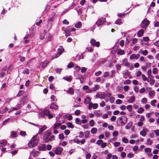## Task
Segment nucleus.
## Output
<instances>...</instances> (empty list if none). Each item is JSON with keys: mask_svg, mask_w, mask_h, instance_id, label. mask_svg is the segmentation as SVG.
I'll return each mask as SVG.
<instances>
[{"mask_svg": "<svg viewBox=\"0 0 159 159\" xmlns=\"http://www.w3.org/2000/svg\"><path fill=\"white\" fill-rule=\"evenodd\" d=\"M65 35L68 37L70 35V33L71 32V28L69 27H67L65 30Z\"/></svg>", "mask_w": 159, "mask_h": 159, "instance_id": "obj_8", "label": "nucleus"}, {"mask_svg": "<svg viewBox=\"0 0 159 159\" xmlns=\"http://www.w3.org/2000/svg\"><path fill=\"white\" fill-rule=\"evenodd\" d=\"M67 92L71 95H73L74 93V90L72 88H69Z\"/></svg>", "mask_w": 159, "mask_h": 159, "instance_id": "obj_17", "label": "nucleus"}, {"mask_svg": "<svg viewBox=\"0 0 159 159\" xmlns=\"http://www.w3.org/2000/svg\"><path fill=\"white\" fill-rule=\"evenodd\" d=\"M43 140L45 143H48L49 141L51 142L55 140V136L52 134L51 130H47L44 133Z\"/></svg>", "mask_w": 159, "mask_h": 159, "instance_id": "obj_1", "label": "nucleus"}, {"mask_svg": "<svg viewBox=\"0 0 159 159\" xmlns=\"http://www.w3.org/2000/svg\"><path fill=\"white\" fill-rule=\"evenodd\" d=\"M47 126L45 125L43 126V127L39 129V135H41L43 134V132L47 129Z\"/></svg>", "mask_w": 159, "mask_h": 159, "instance_id": "obj_11", "label": "nucleus"}, {"mask_svg": "<svg viewBox=\"0 0 159 159\" xmlns=\"http://www.w3.org/2000/svg\"><path fill=\"white\" fill-rule=\"evenodd\" d=\"M49 61L48 60L45 61H44L41 62L40 63L42 67L44 68L49 63Z\"/></svg>", "mask_w": 159, "mask_h": 159, "instance_id": "obj_10", "label": "nucleus"}, {"mask_svg": "<svg viewBox=\"0 0 159 159\" xmlns=\"http://www.w3.org/2000/svg\"><path fill=\"white\" fill-rule=\"evenodd\" d=\"M60 54H58L57 53V54H54L53 55L52 57V59L53 60L55 58H57L58 57H59L60 55H59Z\"/></svg>", "mask_w": 159, "mask_h": 159, "instance_id": "obj_31", "label": "nucleus"}, {"mask_svg": "<svg viewBox=\"0 0 159 159\" xmlns=\"http://www.w3.org/2000/svg\"><path fill=\"white\" fill-rule=\"evenodd\" d=\"M46 148V145L44 144H42L38 148V150L39 151H42L44 150Z\"/></svg>", "mask_w": 159, "mask_h": 159, "instance_id": "obj_16", "label": "nucleus"}, {"mask_svg": "<svg viewBox=\"0 0 159 159\" xmlns=\"http://www.w3.org/2000/svg\"><path fill=\"white\" fill-rule=\"evenodd\" d=\"M20 135L23 136H25L26 135V132L24 131H21L20 132Z\"/></svg>", "mask_w": 159, "mask_h": 159, "instance_id": "obj_48", "label": "nucleus"}, {"mask_svg": "<svg viewBox=\"0 0 159 159\" xmlns=\"http://www.w3.org/2000/svg\"><path fill=\"white\" fill-rule=\"evenodd\" d=\"M106 20V18H102L99 19L96 22V24L98 25H102Z\"/></svg>", "mask_w": 159, "mask_h": 159, "instance_id": "obj_6", "label": "nucleus"}, {"mask_svg": "<svg viewBox=\"0 0 159 159\" xmlns=\"http://www.w3.org/2000/svg\"><path fill=\"white\" fill-rule=\"evenodd\" d=\"M123 116H122L121 117H119L117 119L116 121V123L118 126H122L125 125V123L124 121L123 120Z\"/></svg>", "mask_w": 159, "mask_h": 159, "instance_id": "obj_3", "label": "nucleus"}, {"mask_svg": "<svg viewBox=\"0 0 159 159\" xmlns=\"http://www.w3.org/2000/svg\"><path fill=\"white\" fill-rule=\"evenodd\" d=\"M90 134V132L89 131L87 130L85 132V137L86 138H88Z\"/></svg>", "mask_w": 159, "mask_h": 159, "instance_id": "obj_37", "label": "nucleus"}, {"mask_svg": "<svg viewBox=\"0 0 159 159\" xmlns=\"http://www.w3.org/2000/svg\"><path fill=\"white\" fill-rule=\"evenodd\" d=\"M63 149L61 147H57L56 148L55 150V152L56 154L60 155L61 154L62 152Z\"/></svg>", "mask_w": 159, "mask_h": 159, "instance_id": "obj_7", "label": "nucleus"}, {"mask_svg": "<svg viewBox=\"0 0 159 159\" xmlns=\"http://www.w3.org/2000/svg\"><path fill=\"white\" fill-rule=\"evenodd\" d=\"M66 124L67 127L68 128H70L72 129H73L74 128V125L70 122L67 123Z\"/></svg>", "mask_w": 159, "mask_h": 159, "instance_id": "obj_23", "label": "nucleus"}, {"mask_svg": "<svg viewBox=\"0 0 159 159\" xmlns=\"http://www.w3.org/2000/svg\"><path fill=\"white\" fill-rule=\"evenodd\" d=\"M49 107L51 109L56 110L58 109V106L54 102H52L50 106Z\"/></svg>", "mask_w": 159, "mask_h": 159, "instance_id": "obj_9", "label": "nucleus"}, {"mask_svg": "<svg viewBox=\"0 0 159 159\" xmlns=\"http://www.w3.org/2000/svg\"><path fill=\"white\" fill-rule=\"evenodd\" d=\"M131 81L129 80H126L124 82V84H128L130 83Z\"/></svg>", "mask_w": 159, "mask_h": 159, "instance_id": "obj_55", "label": "nucleus"}, {"mask_svg": "<svg viewBox=\"0 0 159 159\" xmlns=\"http://www.w3.org/2000/svg\"><path fill=\"white\" fill-rule=\"evenodd\" d=\"M23 92V90H20L18 92V93L17 95V96L18 97H20L22 93Z\"/></svg>", "mask_w": 159, "mask_h": 159, "instance_id": "obj_56", "label": "nucleus"}, {"mask_svg": "<svg viewBox=\"0 0 159 159\" xmlns=\"http://www.w3.org/2000/svg\"><path fill=\"white\" fill-rule=\"evenodd\" d=\"M142 76L143 79V81H145L147 80V77L145 76V75L143 74L142 75Z\"/></svg>", "mask_w": 159, "mask_h": 159, "instance_id": "obj_51", "label": "nucleus"}, {"mask_svg": "<svg viewBox=\"0 0 159 159\" xmlns=\"http://www.w3.org/2000/svg\"><path fill=\"white\" fill-rule=\"evenodd\" d=\"M133 123L132 121L129 122L125 126V128L126 129H130L131 127L132 126Z\"/></svg>", "mask_w": 159, "mask_h": 159, "instance_id": "obj_18", "label": "nucleus"}, {"mask_svg": "<svg viewBox=\"0 0 159 159\" xmlns=\"http://www.w3.org/2000/svg\"><path fill=\"white\" fill-rule=\"evenodd\" d=\"M98 107V105L97 103H94L93 104V105L92 106L93 108V109H96Z\"/></svg>", "mask_w": 159, "mask_h": 159, "instance_id": "obj_58", "label": "nucleus"}, {"mask_svg": "<svg viewBox=\"0 0 159 159\" xmlns=\"http://www.w3.org/2000/svg\"><path fill=\"white\" fill-rule=\"evenodd\" d=\"M63 79L66 80L67 81L70 82L72 79V77L71 76H66V77H64L63 78Z\"/></svg>", "mask_w": 159, "mask_h": 159, "instance_id": "obj_15", "label": "nucleus"}, {"mask_svg": "<svg viewBox=\"0 0 159 159\" xmlns=\"http://www.w3.org/2000/svg\"><path fill=\"white\" fill-rule=\"evenodd\" d=\"M126 155V153L125 152H121L120 156L122 158H124L125 157Z\"/></svg>", "mask_w": 159, "mask_h": 159, "instance_id": "obj_60", "label": "nucleus"}, {"mask_svg": "<svg viewBox=\"0 0 159 159\" xmlns=\"http://www.w3.org/2000/svg\"><path fill=\"white\" fill-rule=\"evenodd\" d=\"M17 133L16 132L13 131L12 132L11 136L13 137H15L16 136Z\"/></svg>", "mask_w": 159, "mask_h": 159, "instance_id": "obj_53", "label": "nucleus"}, {"mask_svg": "<svg viewBox=\"0 0 159 159\" xmlns=\"http://www.w3.org/2000/svg\"><path fill=\"white\" fill-rule=\"evenodd\" d=\"M152 72L154 74H157L158 73V70L156 68H154L153 69Z\"/></svg>", "mask_w": 159, "mask_h": 159, "instance_id": "obj_61", "label": "nucleus"}, {"mask_svg": "<svg viewBox=\"0 0 159 159\" xmlns=\"http://www.w3.org/2000/svg\"><path fill=\"white\" fill-rule=\"evenodd\" d=\"M36 135L34 136L29 142L28 146L30 148H32L37 146L38 142V139H36Z\"/></svg>", "mask_w": 159, "mask_h": 159, "instance_id": "obj_2", "label": "nucleus"}, {"mask_svg": "<svg viewBox=\"0 0 159 159\" xmlns=\"http://www.w3.org/2000/svg\"><path fill=\"white\" fill-rule=\"evenodd\" d=\"M144 109L142 107H140L138 110V113L140 114L143 111Z\"/></svg>", "mask_w": 159, "mask_h": 159, "instance_id": "obj_39", "label": "nucleus"}, {"mask_svg": "<svg viewBox=\"0 0 159 159\" xmlns=\"http://www.w3.org/2000/svg\"><path fill=\"white\" fill-rule=\"evenodd\" d=\"M118 134V132L117 131H115L113 133V135L115 137L117 136Z\"/></svg>", "mask_w": 159, "mask_h": 159, "instance_id": "obj_62", "label": "nucleus"}, {"mask_svg": "<svg viewBox=\"0 0 159 159\" xmlns=\"http://www.w3.org/2000/svg\"><path fill=\"white\" fill-rule=\"evenodd\" d=\"M59 138L61 140H62L64 138V136L63 134H61L59 135Z\"/></svg>", "mask_w": 159, "mask_h": 159, "instance_id": "obj_57", "label": "nucleus"}, {"mask_svg": "<svg viewBox=\"0 0 159 159\" xmlns=\"http://www.w3.org/2000/svg\"><path fill=\"white\" fill-rule=\"evenodd\" d=\"M75 122L76 124L78 125L81 124V122L80 120L78 118H75Z\"/></svg>", "mask_w": 159, "mask_h": 159, "instance_id": "obj_30", "label": "nucleus"}, {"mask_svg": "<svg viewBox=\"0 0 159 159\" xmlns=\"http://www.w3.org/2000/svg\"><path fill=\"white\" fill-rule=\"evenodd\" d=\"M30 71L28 69L25 68L24 70H23L22 72V73L25 74H29Z\"/></svg>", "mask_w": 159, "mask_h": 159, "instance_id": "obj_27", "label": "nucleus"}, {"mask_svg": "<svg viewBox=\"0 0 159 159\" xmlns=\"http://www.w3.org/2000/svg\"><path fill=\"white\" fill-rule=\"evenodd\" d=\"M93 113H94V114L96 115L98 117H99L101 115V113H98L96 111H95Z\"/></svg>", "mask_w": 159, "mask_h": 159, "instance_id": "obj_47", "label": "nucleus"}, {"mask_svg": "<svg viewBox=\"0 0 159 159\" xmlns=\"http://www.w3.org/2000/svg\"><path fill=\"white\" fill-rule=\"evenodd\" d=\"M102 142H103L102 140L101 139H100V140H98L97 141L96 143L98 145H100L102 144Z\"/></svg>", "mask_w": 159, "mask_h": 159, "instance_id": "obj_52", "label": "nucleus"}, {"mask_svg": "<svg viewBox=\"0 0 159 159\" xmlns=\"http://www.w3.org/2000/svg\"><path fill=\"white\" fill-rule=\"evenodd\" d=\"M147 144L148 145H151L152 144V140H151L150 138H148L147 140Z\"/></svg>", "mask_w": 159, "mask_h": 159, "instance_id": "obj_32", "label": "nucleus"}, {"mask_svg": "<svg viewBox=\"0 0 159 159\" xmlns=\"http://www.w3.org/2000/svg\"><path fill=\"white\" fill-rule=\"evenodd\" d=\"M155 94V92L153 90L150 91L149 93V95L150 96L154 95Z\"/></svg>", "mask_w": 159, "mask_h": 159, "instance_id": "obj_43", "label": "nucleus"}, {"mask_svg": "<svg viewBox=\"0 0 159 159\" xmlns=\"http://www.w3.org/2000/svg\"><path fill=\"white\" fill-rule=\"evenodd\" d=\"M61 124L60 123H55L53 125V128L55 129H56L58 126H61Z\"/></svg>", "mask_w": 159, "mask_h": 159, "instance_id": "obj_38", "label": "nucleus"}, {"mask_svg": "<svg viewBox=\"0 0 159 159\" xmlns=\"http://www.w3.org/2000/svg\"><path fill=\"white\" fill-rule=\"evenodd\" d=\"M89 125L91 126H94V123L93 120H92L89 121Z\"/></svg>", "mask_w": 159, "mask_h": 159, "instance_id": "obj_44", "label": "nucleus"}, {"mask_svg": "<svg viewBox=\"0 0 159 159\" xmlns=\"http://www.w3.org/2000/svg\"><path fill=\"white\" fill-rule=\"evenodd\" d=\"M19 57L20 58V61L23 62L25 61V57L20 55L19 56Z\"/></svg>", "mask_w": 159, "mask_h": 159, "instance_id": "obj_41", "label": "nucleus"}, {"mask_svg": "<svg viewBox=\"0 0 159 159\" xmlns=\"http://www.w3.org/2000/svg\"><path fill=\"white\" fill-rule=\"evenodd\" d=\"M64 50V49L63 48H59L57 50V53L58 54H60L59 55H60Z\"/></svg>", "mask_w": 159, "mask_h": 159, "instance_id": "obj_24", "label": "nucleus"}, {"mask_svg": "<svg viewBox=\"0 0 159 159\" xmlns=\"http://www.w3.org/2000/svg\"><path fill=\"white\" fill-rule=\"evenodd\" d=\"M122 142L125 143H127L128 142V140L126 138L123 137L122 138Z\"/></svg>", "mask_w": 159, "mask_h": 159, "instance_id": "obj_34", "label": "nucleus"}, {"mask_svg": "<svg viewBox=\"0 0 159 159\" xmlns=\"http://www.w3.org/2000/svg\"><path fill=\"white\" fill-rule=\"evenodd\" d=\"M87 68L84 67H82L81 70V72L84 73H85V72L86 71Z\"/></svg>", "mask_w": 159, "mask_h": 159, "instance_id": "obj_49", "label": "nucleus"}, {"mask_svg": "<svg viewBox=\"0 0 159 159\" xmlns=\"http://www.w3.org/2000/svg\"><path fill=\"white\" fill-rule=\"evenodd\" d=\"M145 152H151V149L150 148H147L145 149Z\"/></svg>", "mask_w": 159, "mask_h": 159, "instance_id": "obj_50", "label": "nucleus"}, {"mask_svg": "<svg viewBox=\"0 0 159 159\" xmlns=\"http://www.w3.org/2000/svg\"><path fill=\"white\" fill-rule=\"evenodd\" d=\"M91 100V99L89 97H87L86 98H85L84 101V102L85 104H88L90 102Z\"/></svg>", "mask_w": 159, "mask_h": 159, "instance_id": "obj_22", "label": "nucleus"}, {"mask_svg": "<svg viewBox=\"0 0 159 159\" xmlns=\"http://www.w3.org/2000/svg\"><path fill=\"white\" fill-rule=\"evenodd\" d=\"M10 120V118H8L6 119L2 123V125H3L5 124H6L7 122H8V121Z\"/></svg>", "mask_w": 159, "mask_h": 159, "instance_id": "obj_54", "label": "nucleus"}, {"mask_svg": "<svg viewBox=\"0 0 159 159\" xmlns=\"http://www.w3.org/2000/svg\"><path fill=\"white\" fill-rule=\"evenodd\" d=\"M27 97L26 96H24L22 98V100L20 101V103L21 104H24L26 102L27 99Z\"/></svg>", "mask_w": 159, "mask_h": 159, "instance_id": "obj_21", "label": "nucleus"}, {"mask_svg": "<svg viewBox=\"0 0 159 159\" xmlns=\"http://www.w3.org/2000/svg\"><path fill=\"white\" fill-rule=\"evenodd\" d=\"M132 106L131 105H129L126 107L127 109L129 110L130 112L132 111Z\"/></svg>", "mask_w": 159, "mask_h": 159, "instance_id": "obj_35", "label": "nucleus"}, {"mask_svg": "<svg viewBox=\"0 0 159 159\" xmlns=\"http://www.w3.org/2000/svg\"><path fill=\"white\" fill-rule=\"evenodd\" d=\"M100 87V86L98 84H97L95 85V87L93 88V90L94 91H96L98 90Z\"/></svg>", "mask_w": 159, "mask_h": 159, "instance_id": "obj_42", "label": "nucleus"}, {"mask_svg": "<svg viewBox=\"0 0 159 159\" xmlns=\"http://www.w3.org/2000/svg\"><path fill=\"white\" fill-rule=\"evenodd\" d=\"M134 155L132 153H129L127 155V157L129 158H131L133 157Z\"/></svg>", "mask_w": 159, "mask_h": 159, "instance_id": "obj_63", "label": "nucleus"}, {"mask_svg": "<svg viewBox=\"0 0 159 159\" xmlns=\"http://www.w3.org/2000/svg\"><path fill=\"white\" fill-rule=\"evenodd\" d=\"M156 102V100L155 99H154V100H152V101H151V105L154 107L156 105H155V103Z\"/></svg>", "mask_w": 159, "mask_h": 159, "instance_id": "obj_45", "label": "nucleus"}, {"mask_svg": "<svg viewBox=\"0 0 159 159\" xmlns=\"http://www.w3.org/2000/svg\"><path fill=\"white\" fill-rule=\"evenodd\" d=\"M70 133V131L69 129H66L64 131V133L66 135H69Z\"/></svg>", "mask_w": 159, "mask_h": 159, "instance_id": "obj_59", "label": "nucleus"}, {"mask_svg": "<svg viewBox=\"0 0 159 159\" xmlns=\"http://www.w3.org/2000/svg\"><path fill=\"white\" fill-rule=\"evenodd\" d=\"M136 55L135 54H132L130 57V59H132L136 58Z\"/></svg>", "mask_w": 159, "mask_h": 159, "instance_id": "obj_64", "label": "nucleus"}, {"mask_svg": "<svg viewBox=\"0 0 159 159\" xmlns=\"http://www.w3.org/2000/svg\"><path fill=\"white\" fill-rule=\"evenodd\" d=\"M46 30H44V32L42 34H41L40 35V38L42 39H43L44 38L45 36V34L46 33Z\"/></svg>", "mask_w": 159, "mask_h": 159, "instance_id": "obj_19", "label": "nucleus"}, {"mask_svg": "<svg viewBox=\"0 0 159 159\" xmlns=\"http://www.w3.org/2000/svg\"><path fill=\"white\" fill-rule=\"evenodd\" d=\"M135 100V96H131V98L128 100V102L129 103H133L134 101Z\"/></svg>", "mask_w": 159, "mask_h": 159, "instance_id": "obj_20", "label": "nucleus"}, {"mask_svg": "<svg viewBox=\"0 0 159 159\" xmlns=\"http://www.w3.org/2000/svg\"><path fill=\"white\" fill-rule=\"evenodd\" d=\"M97 130V129L96 128H93L91 129V133L93 134H94L96 133Z\"/></svg>", "mask_w": 159, "mask_h": 159, "instance_id": "obj_28", "label": "nucleus"}, {"mask_svg": "<svg viewBox=\"0 0 159 159\" xmlns=\"http://www.w3.org/2000/svg\"><path fill=\"white\" fill-rule=\"evenodd\" d=\"M125 51L124 50L119 48L117 51V54L118 55H122L125 54Z\"/></svg>", "mask_w": 159, "mask_h": 159, "instance_id": "obj_13", "label": "nucleus"}, {"mask_svg": "<svg viewBox=\"0 0 159 159\" xmlns=\"http://www.w3.org/2000/svg\"><path fill=\"white\" fill-rule=\"evenodd\" d=\"M91 45L92 46H96L98 47L100 45V43L99 42H96L95 39H92L90 41Z\"/></svg>", "mask_w": 159, "mask_h": 159, "instance_id": "obj_4", "label": "nucleus"}, {"mask_svg": "<svg viewBox=\"0 0 159 159\" xmlns=\"http://www.w3.org/2000/svg\"><path fill=\"white\" fill-rule=\"evenodd\" d=\"M74 64L72 62H70L67 66V67L69 68H70L74 66Z\"/></svg>", "mask_w": 159, "mask_h": 159, "instance_id": "obj_33", "label": "nucleus"}, {"mask_svg": "<svg viewBox=\"0 0 159 159\" xmlns=\"http://www.w3.org/2000/svg\"><path fill=\"white\" fill-rule=\"evenodd\" d=\"M80 111L79 110H76L75 112V114L76 116H79L80 115Z\"/></svg>", "mask_w": 159, "mask_h": 159, "instance_id": "obj_46", "label": "nucleus"}, {"mask_svg": "<svg viewBox=\"0 0 159 159\" xmlns=\"http://www.w3.org/2000/svg\"><path fill=\"white\" fill-rule=\"evenodd\" d=\"M82 24L81 22H78L75 25V27L76 28H80L81 27Z\"/></svg>", "mask_w": 159, "mask_h": 159, "instance_id": "obj_25", "label": "nucleus"}, {"mask_svg": "<svg viewBox=\"0 0 159 159\" xmlns=\"http://www.w3.org/2000/svg\"><path fill=\"white\" fill-rule=\"evenodd\" d=\"M144 33V30L142 29L140 30L137 33V36L139 37H141L142 36Z\"/></svg>", "mask_w": 159, "mask_h": 159, "instance_id": "obj_14", "label": "nucleus"}, {"mask_svg": "<svg viewBox=\"0 0 159 159\" xmlns=\"http://www.w3.org/2000/svg\"><path fill=\"white\" fill-rule=\"evenodd\" d=\"M88 52H92L93 51V49L91 47L86 48Z\"/></svg>", "mask_w": 159, "mask_h": 159, "instance_id": "obj_36", "label": "nucleus"}, {"mask_svg": "<svg viewBox=\"0 0 159 159\" xmlns=\"http://www.w3.org/2000/svg\"><path fill=\"white\" fill-rule=\"evenodd\" d=\"M123 64L125 66L129 67L130 63L128 62L127 59H124L123 60Z\"/></svg>", "mask_w": 159, "mask_h": 159, "instance_id": "obj_12", "label": "nucleus"}, {"mask_svg": "<svg viewBox=\"0 0 159 159\" xmlns=\"http://www.w3.org/2000/svg\"><path fill=\"white\" fill-rule=\"evenodd\" d=\"M150 21L147 19H144L142 21L141 24V27L142 28L146 27L148 25Z\"/></svg>", "mask_w": 159, "mask_h": 159, "instance_id": "obj_5", "label": "nucleus"}, {"mask_svg": "<svg viewBox=\"0 0 159 159\" xmlns=\"http://www.w3.org/2000/svg\"><path fill=\"white\" fill-rule=\"evenodd\" d=\"M153 78L154 77L152 75H149L147 78V81L148 82H150L151 80H154L153 79Z\"/></svg>", "mask_w": 159, "mask_h": 159, "instance_id": "obj_26", "label": "nucleus"}, {"mask_svg": "<svg viewBox=\"0 0 159 159\" xmlns=\"http://www.w3.org/2000/svg\"><path fill=\"white\" fill-rule=\"evenodd\" d=\"M115 23L118 25L122 24V20L121 19H117L116 20Z\"/></svg>", "mask_w": 159, "mask_h": 159, "instance_id": "obj_29", "label": "nucleus"}, {"mask_svg": "<svg viewBox=\"0 0 159 159\" xmlns=\"http://www.w3.org/2000/svg\"><path fill=\"white\" fill-rule=\"evenodd\" d=\"M140 134L143 136L144 137L147 134V133L145 131L143 130L140 131Z\"/></svg>", "mask_w": 159, "mask_h": 159, "instance_id": "obj_40", "label": "nucleus"}]
</instances>
